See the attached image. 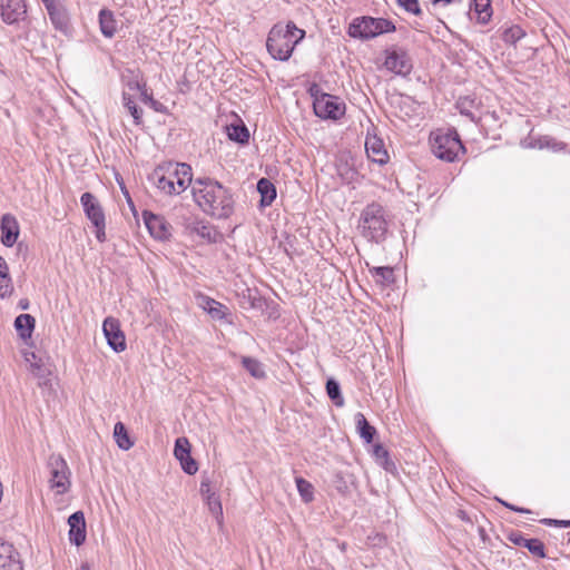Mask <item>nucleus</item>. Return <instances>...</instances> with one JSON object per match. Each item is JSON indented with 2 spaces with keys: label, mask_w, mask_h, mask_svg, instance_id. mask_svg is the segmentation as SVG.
Segmentation results:
<instances>
[{
  "label": "nucleus",
  "mask_w": 570,
  "mask_h": 570,
  "mask_svg": "<svg viewBox=\"0 0 570 570\" xmlns=\"http://www.w3.org/2000/svg\"><path fill=\"white\" fill-rule=\"evenodd\" d=\"M191 193L199 208L214 218H228L234 213L235 200L232 193L215 179L197 178L193 183Z\"/></svg>",
  "instance_id": "1"
},
{
  "label": "nucleus",
  "mask_w": 570,
  "mask_h": 570,
  "mask_svg": "<svg viewBox=\"0 0 570 570\" xmlns=\"http://www.w3.org/2000/svg\"><path fill=\"white\" fill-rule=\"evenodd\" d=\"M149 179L165 195H179L193 181L191 167L185 163H164L154 169Z\"/></svg>",
  "instance_id": "2"
},
{
  "label": "nucleus",
  "mask_w": 570,
  "mask_h": 570,
  "mask_svg": "<svg viewBox=\"0 0 570 570\" xmlns=\"http://www.w3.org/2000/svg\"><path fill=\"white\" fill-rule=\"evenodd\" d=\"M305 31L297 28L294 22L275 24L267 37L266 48L269 55L277 60L286 61L291 58L295 46L303 40Z\"/></svg>",
  "instance_id": "3"
},
{
  "label": "nucleus",
  "mask_w": 570,
  "mask_h": 570,
  "mask_svg": "<svg viewBox=\"0 0 570 570\" xmlns=\"http://www.w3.org/2000/svg\"><path fill=\"white\" fill-rule=\"evenodd\" d=\"M431 148L435 157L452 163L464 154L465 149L455 130H436L430 136Z\"/></svg>",
  "instance_id": "4"
},
{
  "label": "nucleus",
  "mask_w": 570,
  "mask_h": 570,
  "mask_svg": "<svg viewBox=\"0 0 570 570\" xmlns=\"http://www.w3.org/2000/svg\"><path fill=\"white\" fill-rule=\"evenodd\" d=\"M395 30L391 20L384 18L358 17L348 26V36L358 39H371Z\"/></svg>",
  "instance_id": "5"
},
{
  "label": "nucleus",
  "mask_w": 570,
  "mask_h": 570,
  "mask_svg": "<svg viewBox=\"0 0 570 570\" xmlns=\"http://www.w3.org/2000/svg\"><path fill=\"white\" fill-rule=\"evenodd\" d=\"M363 235L376 243L384 239L387 232V223L384 217V209L380 204L373 203L365 207L362 213Z\"/></svg>",
  "instance_id": "6"
},
{
  "label": "nucleus",
  "mask_w": 570,
  "mask_h": 570,
  "mask_svg": "<svg viewBox=\"0 0 570 570\" xmlns=\"http://www.w3.org/2000/svg\"><path fill=\"white\" fill-rule=\"evenodd\" d=\"M49 470V483L58 494L66 493L70 488V470L66 460L60 454H51L47 461Z\"/></svg>",
  "instance_id": "7"
},
{
  "label": "nucleus",
  "mask_w": 570,
  "mask_h": 570,
  "mask_svg": "<svg viewBox=\"0 0 570 570\" xmlns=\"http://www.w3.org/2000/svg\"><path fill=\"white\" fill-rule=\"evenodd\" d=\"M80 203L83 207V212L87 218L91 222L94 227L96 228V237L99 242H105L106 239V218L104 209L96 198V196L91 193H83L80 197Z\"/></svg>",
  "instance_id": "8"
},
{
  "label": "nucleus",
  "mask_w": 570,
  "mask_h": 570,
  "mask_svg": "<svg viewBox=\"0 0 570 570\" xmlns=\"http://www.w3.org/2000/svg\"><path fill=\"white\" fill-rule=\"evenodd\" d=\"M314 112L322 119L337 120L345 114V105L337 97L323 94L314 99Z\"/></svg>",
  "instance_id": "9"
},
{
  "label": "nucleus",
  "mask_w": 570,
  "mask_h": 570,
  "mask_svg": "<svg viewBox=\"0 0 570 570\" xmlns=\"http://www.w3.org/2000/svg\"><path fill=\"white\" fill-rule=\"evenodd\" d=\"M26 14L24 0H0V16L4 23H18L26 18Z\"/></svg>",
  "instance_id": "10"
},
{
  "label": "nucleus",
  "mask_w": 570,
  "mask_h": 570,
  "mask_svg": "<svg viewBox=\"0 0 570 570\" xmlns=\"http://www.w3.org/2000/svg\"><path fill=\"white\" fill-rule=\"evenodd\" d=\"M142 217L149 234L154 238L166 240L170 237L171 226L163 216L145 210Z\"/></svg>",
  "instance_id": "11"
},
{
  "label": "nucleus",
  "mask_w": 570,
  "mask_h": 570,
  "mask_svg": "<svg viewBox=\"0 0 570 570\" xmlns=\"http://www.w3.org/2000/svg\"><path fill=\"white\" fill-rule=\"evenodd\" d=\"M102 331L107 338L108 345L115 352H122L126 348V340L120 330L119 321L115 317H107L102 324Z\"/></svg>",
  "instance_id": "12"
},
{
  "label": "nucleus",
  "mask_w": 570,
  "mask_h": 570,
  "mask_svg": "<svg viewBox=\"0 0 570 570\" xmlns=\"http://www.w3.org/2000/svg\"><path fill=\"white\" fill-rule=\"evenodd\" d=\"M384 66L387 70L401 76H406L412 70V61L403 50H387Z\"/></svg>",
  "instance_id": "13"
},
{
  "label": "nucleus",
  "mask_w": 570,
  "mask_h": 570,
  "mask_svg": "<svg viewBox=\"0 0 570 570\" xmlns=\"http://www.w3.org/2000/svg\"><path fill=\"white\" fill-rule=\"evenodd\" d=\"M0 570H23L20 553L8 542L0 541Z\"/></svg>",
  "instance_id": "14"
},
{
  "label": "nucleus",
  "mask_w": 570,
  "mask_h": 570,
  "mask_svg": "<svg viewBox=\"0 0 570 570\" xmlns=\"http://www.w3.org/2000/svg\"><path fill=\"white\" fill-rule=\"evenodd\" d=\"M365 151L373 163L384 165L389 161V154L385 149L384 142L376 135L367 134L365 139Z\"/></svg>",
  "instance_id": "15"
},
{
  "label": "nucleus",
  "mask_w": 570,
  "mask_h": 570,
  "mask_svg": "<svg viewBox=\"0 0 570 570\" xmlns=\"http://www.w3.org/2000/svg\"><path fill=\"white\" fill-rule=\"evenodd\" d=\"M0 229L1 243L7 247L13 246L20 232L17 218L11 214H4L1 217Z\"/></svg>",
  "instance_id": "16"
},
{
  "label": "nucleus",
  "mask_w": 570,
  "mask_h": 570,
  "mask_svg": "<svg viewBox=\"0 0 570 570\" xmlns=\"http://www.w3.org/2000/svg\"><path fill=\"white\" fill-rule=\"evenodd\" d=\"M68 524L70 527V542L76 544L77 547L81 546L86 540V522L83 513L81 511L72 513L68 518Z\"/></svg>",
  "instance_id": "17"
},
{
  "label": "nucleus",
  "mask_w": 570,
  "mask_h": 570,
  "mask_svg": "<svg viewBox=\"0 0 570 570\" xmlns=\"http://www.w3.org/2000/svg\"><path fill=\"white\" fill-rule=\"evenodd\" d=\"M509 540L519 547L527 548L535 557H546L544 544L539 539H527L520 532H512Z\"/></svg>",
  "instance_id": "18"
},
{
  "label": "nucleus",
  "mask_w": 570,
  "mask_h": 570,
  "mask_svg": "<svg viewBox=\"0 0 570 570\" xmlns=\"http://www.w3.org/2000/svg\"><path fill=\"white\" fill-rule=\"evenodd\" d=\"M99 26L101 33L107 38H112L117 31V22L112 11L102 9L99 12Z\"/></svg>",
  "instance_id": "19"
},
{
  "label": "nucleus",
  "mask_w": 570,
  "mask_h": 570,
  "mask_svg": "<svg viewBox=\"0 0 570 570\" xmlns=\"http://www.w3.org/2000/svg\"><path fill=\"white\" fill-rule=\"evenodd\" d=\"M52 24L58 30H66L68 27V17L66 10L57 2L46 7Z\"/></svg>",
  "instance_id": "20"
},
{
  "label": "nucleus",
  "mask_w": 570,
  "mask_h": 570,
  "mask_svg": "<svg viewBox=\"0 0 570 570\" xmlns=\"http://www.w3.org/2000/svg\"><path fill=\"white\" fill-rule=\"evenodd\" d=\"M13 293L12 279L6 259L0 256V297L6 298Z\"/></svg>",
  "instance_id": "21"
},
{
  "label": "nucleus",
  "mask_w": 570,
  "mask_h": 570,
  "mask_svg": "<svg viewBox=\"0 0 570 570\" xmlns=\"http://www.w3.org/2000/svg\"><path fill=\"white\" fill-rule=\"evenodd\" d=\"M26 362L30 365L31 373L39 377L45 379L50 374V367L41 358L37 357L35 353L24 354Z\"/></svg>",
  "instance_id": "22"
},
{
  "label": "nucleus",
  "mask_w": 570,
  "mask_h": 570,
  "mask_svg": "<svg viewBox=\"0 0 570 570\" xmlns=\"http://www.w3.org/2000/svg\"><path fill=\"white\" fill-rule=\"evenodd\" d=\"M14 327L23 340L29 338L35 328V318L29 314H20L14 321Z\"/></svg>",
  "instance_id": "23"
},
{
  "label": "nucleus",
  "mask_w": 570,
  "mask_h": 570,
  "mask_svg": "<svg viewBox=\"0 0 570 570\" xmlns=\"http://www.w3.org/2000/svg\"><path fill=\"white\" fill-rule=\"evenodd\" d=\"M257 190L262 196L261 203L263 206L271 205L276 197V188L267 178L258 180Z\"/></svg>",
  "instance_id": "24"
},
{
  "label": "nucleus",
  "mask_w": 570,
  "mask_h": 570,
  "mask_svg": "<svg viewBox=\"0 0 570 570\" xmlns=\"http://www.w3.org/2000/svg\"><path fill=\"white\" fill-rule=\"evenodd\" d=\"M473 10L481 23H487L492 17L491 0H472Z\"/></svg>",
  "instance_id": "25"
},
{
  "label": "nucleus",
  "mask_w": 570,
  "mask_h": 570,
  "mask_svg": "<svg viewBox=\"0 0 570 570\" xmlns=\"http://www.w3.org/2000/svg\"><path fill=\"white\" fill-rule=\"evenodd\" d=\"M355 420H356L360 436L365 442L371 443L376 433V430L367 422V420L365 419V416L362 413H357L355 415Z\"/></svg>",
  "instance_id": "26"
},
{
  "label": "nucleus",
  "mask_w": 570,
  "mask_h": 570,
  "mask_svg": "<svg viewBox=\"0 0 570 570\" xmlns=\"http://www.w3.org/2000/svg\"><path fill=\"white\" fill-rule=\"evenodd\" d=\"M203 307L214 320H223L226 315V306L213 298L205 297Z\"/></svg>",
  "instance_id": "27"
},
{
  "label": "nucleus",
  "mask_w": 570,
  "mask_h": 570,
  "mask_svg": "<svg viewBox=\"0 0 570 570\" xmlns=\"http://www.w3.org/2000/svg\"><path fill=\"white\" fill-rule=\"evenodd\" d=\"M114 436L120 449L129 450L132 446V442L129 439L128 432L121 422H117L115 424Z\"/></svg>",
  "instance_id": "28"
},
{
  "label": "nucleus",
  "mask_w": 570,
  "mask_h": 570,
  "mask_svg": "<svg viewBox=\"0 0 570 570\" xmlns=\"http://www.w3.org/2000/svg\"><path fill=\"white\" fill-rule=\"evenodd\" d=\"M243 366L249 372V374L255 379L265 377V371L263 370L262 364L253 357L243 356L242 357Z\"/></svg>",
  "instance_id": "29"
},
{
  "label": "nucleus",
  "mask_w": 570,
  "mask_h": 570,
  "mask_svg": "<svg viewBox=\"0 0 570 570\" xmlns=\"http://www.w3.org/2000/svg\"><path fill=\"white\" fill-rule=\"evenodd\" d=\"M326 393L336 406L344 405V399L341 394V387L338 382L334 379H328L326 382Z\"/></svg>",
  "instance_id": "30"
},
{
  "label": "nucleus",
  "mask_w": 570,
  "mask_h": 570,
  "mask_svg": "<svg viewBox=\"0 0 570 570\" xmlns=\"http://www.w3.org/2000/svg\"><path fill=\"white\" fill-rule=\"evenodd\" d=\"M296 487L302 500L306 503L314 499L313 485L303 478H296Z\"/></svg>",
  "instance_id": "31"
},
{
  "label": "nucleus",
  "mask_w": 570,
  "mask_h": 570,
  "mask_svg": "<svg viewBox=\"0 0 570 570\" xmlns=\"http://www.w3.org/2000/svg\"><path fill=\"white\" fill-rule=\"evenodd\" d=\"M210 513L218 520V523L223 522V507L219 498L215 493H210L206 499Z\"/></svg>",
  "instance_id": "32"
},
{
  "label": "nucleus",
  "mask_w": 570,
  "mask_h": 570,
  "mask_svg": "<svg viewBox=\"0 0 570 570\" xmlns=\"http://www.w3.org/2000/svg\"><path fill=\"white\" fill-rule=\"evenodd\" d=\"M371 274L376 278V282L381 284H390L394 281L393 269L387 266L374 267L371 269Z\"/></svg>",
  "instance_id": "33"
},
{
  "label": "nucleus",
  "mask_w": 570,
  "mask_h": 570,
  "mask_svg": "<svg viewBox=\"0 0 570 570\" xmlns=\"http://www.w3.org/2000/svg\"><path fill=\"white\" fill-rule=\"evenodd\" d=\"M228 137L240 144H245L249 139L248 129L245 126H232L228 128Z\"/></svg>",
  "instance_id": "34"
},
{
  "label": "nucleus",
  "mask_w": 570,
  "mask_h": 570,
  "mask_svg": "<svg viewBox=\"0 0 570 570\" xmlns=\"http://www.w3.org/2000/svg\"><path fill=\"white\" fill-rule=\"evenodd\" d=\"M122 101H124V106L128 109V111L132 116L135 124L140 125L142 110L137 107V105L134 102L131 97L128 96L127 94L122 95Z\"/></svg>",
  "instance_id": "35"
},
{
  "label": "nucleus",
  "mask_w": 570,
  "mask_h": 570,
  "mask_svg": "<svg viewBox=\"0 0 570 570\" xmlns=\"http://www.w3.org/2000/svg\"><path fill=\"white\" fill-rule=\"evenodd\" d=\"M190 452V443L187 438H178L175 442L174 454L176 459H183Z\"/></svg>",
  "instance_id": "36"
},
{
  "label": "nucleus",
  "mask_w": 570,
  "mask_h": 570,
  "mask_svg": "<svg viewBox=\"0 0 570 570\" xmlns=\"http://www.w3.org/2000/svg\"><path fill=\"white\" fill-rule=\"evenodd\" d=\"M177 460L180 462L181 468L186 473L193 475L198 471V465L196 461L191 458L190 452L187 454V456Z\"/></svg>",
  "instance_id": "37"
},
{
  "label": "nucleus",
  "mask_w": 570,
  "mask_h": 570,
  "mask_svg": "<svg viewBox=\"0 0 570 570\" xmlns=\"http://www.w3.org/2000/svg\"><path fill=\"white\" fill-rule=\"evenodd\" d=\"M397 4L404 8L407 12L420 14L421 8L417 0H396Z\"/></svg>",
  "instance_id": "38"
},
{
  "label": "nucleus",
  "mask_w": 570,
  "mask_h": 570,
  "mask_svg": "<svg viewBox=\"0 0 570 570\" xmlns=\"http://www.w3.org/2000/svg\"><path fill=\"white\" fill-rule=\"evenodd\" d=\"M374 454L377 458V460L384 461V468L387 469L389 452L381 444H377L374 446Z\"/></svg>",
  "instance_id": "39"
},
{
  "label": "nucleus",
  "mask_w": 570,
  "mask_h": 570,
  "mask_svg": "<svg viewBox=\"0 0 570 570\" xmlns=\"http://www.w3.org/2000/svg\"><path fill=\"white\" fill-rule=\"evenodd\" d=\"M462 0H432L431 3H432V7L434 9H439V8H442V7H445L448 4H455V3H461Z\"/></svg>",
  "instance_id": "40"
},
{
  "label": "nucleus",
  "mask_w": 570,
  "mask_h": 570,
  "mask_svg": "<svg viewBox=\"0 0 570 570\" xmlns=\"http://www.w3.org/2000/svg\"><path fill=\"white\" fill-rule=\"evenodd\" d=\"M200 493L205 498V500L207 499L208 494L213 493L210 488V481L208 479H204L200 482Z\"/></svg>",
  "instance_id": "41"
},
{
  "label": "nucleus",
  "mask_w": 570,
  "mask_h": 570,
  "mask_svg": "<svg viewBox=\"0 0 570 570\" xmlns=\"http://www.w3.org/2000/svg\"><path fill=\"white\" fill-rule=\"evenodd\" d=\"M522 35V30L519 27H514L508 30L505 38L509 39V37H511L513 39H519Z\"/></svg>",
  "instance_id": "42"
},
{
  "label": "nucleus",
  "mask_w": 570,
  "mask_h": 570,
  "mask_svg": "<svg viewBox=\"0 0 570 570\" xmlns=\"http://www.w3.org/2000/svg\"><path fill=\"white\" fill-rule=\"evenodd\" d=\"M542 522L546 523V524L554 523V524H558L560 527H570V521H557V520H552V519H544Z\"/></svg>",
  "instance_id": "43"
},
{
  "label": "nucleus",
  "mask_w": 570,
  "mask_h": 570,
  "mask_svg": "<svg viewBox=\"0 0 570 570\" xmlns=\"http://www.w3.org/2000/svg\"><path fill=\"white\" fill-rule=\"evenodd\" d=\"M508 509L512 510V511H515V512H519V513H529L530 511L528 509H524V508H519V507H515L513 504H509V503H505V502H502Z\"/></svg>",
  "instance_id": "44"
},
{
  "label": "nucleus",
  "mask_w": 570,
  "mask_h": 570,
  "mask_svg": "<svg viewBox=\"0 0 570 570\" xmlns=\"http://www.w3.org/2000/svg\"><path fill=\"white\" fill-rule=\"evenodd\" d=\"M150 107L156 111H161L163 105L155 100L153 97L148 98Z\"/></svg>",
  "instance_id": "45"
},
{
  "label": "nucleus",
  "mask_w": 570,
  "mask_h": 570,
  "mask_svg": "<svg viewBox=\"0 0 570 570\" xmlns=\"http://www.w3.org/2000/svg\"><path fill=\"white\" fill-rule=\"evenodd\" d=\"M149 97H151V95H149L146 89L141 90V100L144 102L149 104Z\"/></svg>",
  "instance_id": "46"
},
{
  "label": "nucleus",
  "mask_w": 570,
  "mask_h": 570,
  "mask_svg": "<svg viewBox=\"0 0 570 570\" xmlns=\"http://www.w3.org/2000/svg\"><path fill=\"white\" fill-rule=\"evenodd\" d=\"M355 174H356V173H355L354 170L348 169V170L346 171V177H345V179H347L348 181H351V180L354 178Z\"/></svg>",
  "instance_id": "47"
},
{
  "label": "nucleus",
  "mask_w": 570,
  "mask_h": 570,
  "mask_svg": "<svg viewBox=\"0 0 570 570\" xmlns=\"http://www.w3.org/2000/svg\"><path fill=\"white\" fill-rule=\"evenodd\" d=\"M202 236L205 237V236H209V230L206 226H203L202 227V232H200Z\"/></svg>",
  "instance_id": "48"
},
{
  "label": "nucleus",
  "mask_w": 570,
  "mask_h": 570,
  "mask_svg": "<svg viewBox=\"0 0 570 570\" xmlns=\"http://www.w3.org/2000/svg\"><path fill=\"white\" fill-rule=\"evenodd\" d=\"M28 306H29L28 301H21V302H20V307H21L22 309H27V308H28Z\"/></svg>",
  "instance_id": "49"
},
{
  "label": "nucleus",
  "mask_w": 570,
  "mask_h": 570,
  "mask_svg": "<svg viewBox=\"0 0 570 570\" xmlns=\"http://www.w3.org/2000/svg\"><path fill=\"white\" fill-rule=\"evenodd\" d=\"M78 570H90V567L88 563H82Z\"/></svg>",
  "instance_id": "50"
},
{
  "label": "nucleus",
  "mask_w": 570,
  "mask_h": 570,
  "mask_svg": "<svg viewBox=\"0 0 570 570\" xmlns=\"http://www.w3.org/2000/svg\"><path fill=\"white\" fill-rule=\"evenodd\" d=\"M42 2L45 3L46 7L56 2V0H42Z\"/></svg>",
  "instance_id": "51"
},
{
  "label": "nucleus",
  "mask_w": 570,
  "mask_h": 570,
  "mask_svg": "<svg viewBox=\"0 0 570 570\" xmlns=\"http://www.w3.org/2000/svg\"><path fill=\"white\" fill-rule=\"evenodd\" d=\"M461 114L463 115H466L469 117H471V119H473L472 115L470 112H468L465 109L461 108Z\"/></svg>",
  "instance_id": "52"
}]
</instances>
